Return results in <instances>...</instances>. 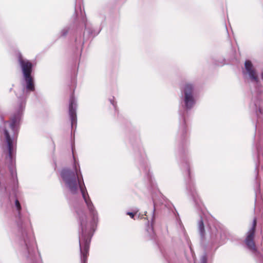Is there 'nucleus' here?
Instances as JSON below:
<instances>
[{"label": "nucleus", "mask_w": 263, "mask_h": 263, "mask_svg": "<svg viewBox=\"0 0 263 263\" xmlns=\"http://www.w3.org/2000/svg\"><path fill=\"white\" fill-rule=\"evenodd\" d=\"M9 201H10V202L11 203H12V199L10 197H9Z\"/></svg>", "instance_id": "obj_20"}, {"label": "nucleus", "mask_w": 263, "mask_h": 263, "mask_svg": "<svg viewBox=\"0 0 263 263\" xmlns=\"http://www.w3.org/2000/svg\"><path fill=\"white\" fill-rule=\"evenodd\" d=\"M207 258L205 255H203L201 256V262L200 263H206Z\"/></svg>", "instance_id": "obj_15"}, {"label": "nucleus", "mask_w": 263, "mask_h": 263, "mask_svg": "<svg viewBox=\"0 0 263 263\" xmlns=\"http://www.w3.org/2000/svg\"><path fill=\"white\" fill-rule=\"evenodd\" d=\"M60 176L66 187L71 194H76L80 189L91 217L88 220L84 210L77 211L80 226L79 238L81 261V263H87L91 239L98 222V213L87 193L80 164L74 156L72 167L62 169Z\"/></svg>", "instance_id": "obj_1"}, {"label": "nucleus", "mask_w": 263, "mask_h": 263, "mask_svg": "<svg viewBox=\"0 0 263 263\" xmlns=\"http://www.w3.org/2000/svg\"><path fill=\"white\" fill-rule=\"evenodd\" d=\"M242 72L245 81L251 87L252 92L256 96L262 95L263 85L261 83L259 73L250 60L245 61V67L242 69Z\"/></svg>", "instance_id": "obj_6"}, {"label": "nucleus", "mask_w": 263, "mask_h": 263, "mask_svg": "<svg viewBox=\"0 0 263 263\" xmlns=\"http://www.w3.org/2000/svg\"><path fill=\"white\" fill-rule=\"evenodd\" d=\"M109 101H110V103H111L114 106H115L114 101L113 99H110L109 100Z\"/></svg>", "instance_id": "obj_18"}, {"label": "nucleus", "mask_w": 263, "mask_h": 263, "mask_svg": "<svg viewBox=\"0 0 263 263\" xmlns=\"http://www.w3.org/2000/svg\"><path fill=\"white\" fill-rule=\"evenodd\" d=\"M14 199V208L15 209L17 214H16V222L17 226L23 229V220L22 219V215L21 213L22 206L18 200L16 198L15 196L13 197Z\"/></svg>", "instance_id": "obj_9"}, {"label": "nucleus", "mask_w": 263, "mask_h": 263, "mask_svg": "<svg viewBox=\"0 0 263 263\" xmlns=\"http://www.w3.org/2000/svg\"><path fill=\"white\" fill-rule=\"evenodd\" d=\"M197 228L202 241L212 243H222L226 239L224 234L219 233L217 228L214 225H211L203 217H200Z\"/></svg>", "instance_id": "obj_5"}, {"label": "nucleus", "mask_w": 263, "mask_h": 263, "mask_svg": "<svg viewBox=\"0 0 263 263\" xmlns=\"http://www.w3.org/2000/svg\"><path fill=\"white\" fill-rule=\"evenodd\" d=\"M18 62L24 80V83H22L23 88L16 92V96L19 101L18 108L11 117V121L6 123L9 125L10 130L4 129V135L7 144L6 161L9 171H16L15 158L18 126L25 107L26 100L30 92L35 90L34 79L31 75L33 69L32 63L28 60L24 59L21 53L18 55Z\"/></svg>", "instance_id": "obj_2"}, {"label": "nucleus", "mask_w": 263, "mask_h": 263, "mask_svg": "<svg viewBox=\"0 0 263 263\" xmlns=\"http://www.w3.org/2000/svg\"><path fill=\"white\" fill-rule=\"evenodd\" d=\"M197 93L194 84L187 82L180 89L179 104L182 111H179V130L181 138L184 139L187 133L185 117L188 112L195 106L197 103Z\"/></svg>", "instance_id": "obj_3"}, {"label": "nucleus", "mask_w": 263, "mask_h": 263, "mask_svg": "<svg viewBox=\"0 0 263 263\" xmlns=\"http://www.w3.org/2000/svg\"><path fill=\"white\" fill-rule=\"evenodd\" d=\"M137 212V211L136 213L127 212L126 215H129L132 218L134 219L135 215Z\"/></svg>", "instance_id": "obj_16"}, {"label": "nucleus", "mask_w": 263, "mask_h": 263, "mask_svg": "<svg viewBox=\"0 0 263 263\" xmlns=\"http://www.w3.org/2000/svg\"><path fill=\"white\" fill-rule=\"evenodd\" d=\"M256 223V219L254 218L253 221L252 227L248 232L247 235L245 239V243L247 248L255 255H257L258 253L254 241Z\"/></svg>", "instance_id": "obj_7"}, {"label": "nucleus", "mask_w": 263, "mask_h": 263, "mask_svg": "<svg viewBox=\"0 0 263 263\" xmlns=\"http://www.w3.org/2000/svg\"><path fill=\"white\" fill-rule=\"evenodd\" d=\"M147 175H148V177L149 178V179H151L152 176H151V174L150 172H148Z\"/></svg>", "instance_id": "obj_19"}, {"label": "nucleus", "mask_w": 263, "mask_h": 263, "mask_svg": "<svg viewBox=\"0 0 263 263\" xmlns=\"http://www.w3.org/2000/svg\"><path fill=\"white\" fill-rule=\"evenodd\" d=\"M261 79L263 80V71L261 73Z\"/></svg>", "instance_id": "obj_21"}, {"label": "nucleus", "mask_w": 263, "mask_h": 263, "mask_svg": "<svg viewBox=\"0 0 263 263\" xmlns=\"http://www.w3.org/2000/svg\"><path fill=\"white\" fill-rule=\"evenodd\" d=\"M69 29H70V28L69 27H66L64 28L61 31L60 36L62 37L66 36L67 35V34H68V33L69 32Z\"/></svg>", "instance_id": "obj_13"}, {"label": "nucleus", "mask_w": 263, "mask_h": 263, "mask_svg": "<svg viewBox=\"0 0 263 263\" xmlns=\"http://www.w3.org/2000/svg\"><path fill=\"white\" fill-rule=\"evenodd\" d=\"M187 190L188 194L192 196L195 204L200 207L201 202L193 183L191 182L187 185Z\"/></svg>", "instance_id": "obj_10"}, {"label": "nucleus", "mask_w": 263, "mask_h": 263, "mask_svg": "<svg viewBox=\"0 0 263 263\" xmlns=\"http://www.w3.org/2000/svg\"><path fill=\"white\" fill-rule=\"evenodd\" d=\"M20 251L22 256L30 263H42L40 255L37 251L36 245L33 236L26 231L22 232L19 242Z\"/></svg>", "instance_id": "obj_4"}, {"label": "nucleus", "mask_w": 263, "mask_h": 263, "mask_svg": "<svg viewBox=\"0 0 263 263\" xmlns=\"http://www.w3.org/2000/svg\"><path fill=\"white\" fill-rule=\"evenodd\" d=\"M83 22L85 26V31L84 33V36L89 37L90 36H95L97 34L93 33V30L92 28L91 24L88 22L86 19L83 18Z\"/></svg>", "instance_id": "obj_12"}, {"label": "nucleus", "mask_w": 263, "mask_h": 263, "mask_svg": "<svg viewBox=\"0 0 263 263\" xmlns=\"http://www.w3.org/2000/svg\"><path fill=\"white\" fill-rule=\"evenodd\" d=\"M77 107V101L73 95H72L69 100V115L71 121V128H73L77 125V118L76 110Z\"/></svg>", "instance_id": "obj_8"}, {"label": "nucleus", "mask_w": 263, "mask_h": 263, "mask_svg": "<svg viewBox=\"0 0 263 263\" xmlns=\"http://www.w3.org/2000/svg\"><path fill=\"white\" fill-rule=\"evenodd\" d=\"M254 105L255 107L256 115L257 118V123L256 124V129H257V128L259 127L260 122L263 120V114L262 109L258 102H255Z\"/></svg>", "instance_id": "obj_11"}, {"label": "nucleus", "mask_w": 263, "mask_h": 263, "mask_svg": "<svg viewBox=\"0 0 263 263\" xmlns=\"http://www.w3.org/2000/svg\"><path fill=\"white\" fill-rule=\"evenodd\" d=\"M153 203H154V208L153 209V215H152V222H151L152 226H153V223L154 222V219H155V205H156L155 199L154 198V197H153Z\"/></svg>", "instance_id": "obj_14"}, {"label": "nucleus", "mask_w": 263, "mask_h": 263, "mask_svg": "<svg viewBox=\"0 0 263 263\" xmlns=\"http://www.w3.org/2000/svg\"><path fill=\"white\" fill-rule=\"evenodd\" d=\"M186 169H187V174H188L189 176H190V168L188 166H187Z\"/></svg>", "instance_id": "obj_17"}]
</instances>
